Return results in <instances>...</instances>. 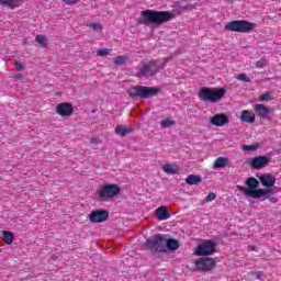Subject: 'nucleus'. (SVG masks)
<instances>
[{
  "mask_svg": "<svg viewBox=\"0 0 281 281\" xmlns=\"http://www.w3.org/2000/svg\"><path fill=\"white\" fill-rule=\"evenodd\" d=\"M246 187H238L239 192L245 194V196H251V199H261V201H270V203H278V198L271 196L273 194L272 190L258 189L260 182L258 179L250 177L246 181Z\"/></svg>",
  "mask_w": 281,
  "mask_h": 281,
  "instance_id": "f257e3e1",
  "label": "nucleus"
},
{
  "mask_svg": "<svg viewBox=\"0 0 281 281\" xmlns=\"http://www.w3.org/2000/svg\"><path fill=\"white\" fill-rule=\"evenodd\" d=\"M210 124L212 126H225V124H229V117L226 114H215L211 117Z\"/></svg>",
  "mask_w": 281,
  "mask_h": 281,
  "instance_id": "4468645a",
  "label": "nucleus"
},
{
  "mask_svg": "<svg viewBox=\"0 0 281 281\" xmlns=\"http://www.w3.org/2000/svg\"><path fill=\"white\" fill-rule=\"evenodd\" d=\"M159 93V88L146 86H133L127 90L130 98H140V100H148L155 98Z\"/></svg>",
  "mask_w": 281,
  "mask_h": 281,
  "instance_id": "39448f33",
  "label": "nucleus"
},
{
  "mask_svg": "<svg viewBox=\"0 0 281 281\" xmlns=\"http://www.w3.org/2000/svg\"><path fill=\"white\" fill-rule=\"evenodd\" d=\"M216 251V244L212 240H204L198 245L195 256H212Z\"/></svg>",
  "mask_w": 281,
  "mask_h": 281,
  "instance_id": "1a4fd4ad",
  "label": "nucleus"
},
{
  "mask_svg": "<svg viewBox=\"0 0 281 281\" xmlns=\"http://www.w3.org/2000/svg\"><path fill=\"white\" fill-rule=\"evenodd\" d=\"M109 220V211L106 210H95L89 214L90 223H104Z\"/></svg>",
  "mask_w": 281,
  "mask_h": 281,
  "instance_id": "ddd939ff",
  "label": "nucleus"
},
{
  "mask_svg": "<svg viewBox=\"0 0 281 281\" xmlns=\"http://www.w3.org/2000/svg\"><path fill=\"white\" fill-rule=\"evenodd\" d=\"M176 122L172 119H164L160 123L161 128H170V126H175Z\"/></svg>",
  "mask_w": 281,
  "mask_h": 281,
  "instance_id": "bb28decb",
  "label": "nucleus"
},
{
  "mask_svg": "<svg viewBox=\"0 0 281 281\" xmlns=\"http://www.w3.org/2000/svg\"><path fill=\"white\" fill-rule=\"evenodd\" d=\"M254 111L260 120H267V117H269V113H271V110H269L267 105L260 103L254 105Z\"/></svg>",
  "mask_w": 281,
  "mask_h": 281,
  "instance_id": "dca6fc26",
  "label": "nucleus"
},
{
  "mask_svg": "<svg viewBox=\"0 0 281 281\" xmlns=\"http://www.w3.org/2000/svg\"><path fill=\"white\" fill-rule=\"evenodd\" d=\"M225 93V88L211 89L207 87H203L200 89L199 99L202 102H211L212 104H214L216 102H220V100H223Z\"/></svg>",
  "mask_w": 281,
  "mask_h": 281,
  "instance_id": "20e7f679",
  "label": "nucleus"
},
{
  "mask_svg": "<svg viewBox=\"0 0 281 281\" xmlns=\"http://www.w3.org/2000/svg\"><path fill=\"white\" fill-rule=\"evenodd\" d=\"M194 265L198 271L207 272L216 267V260H214V258H199L195 260Z\"/></svg>",
  "mask_w": 281,
  "mask_h": 281,
  "instance_id": "9d476101",
  "label": "nucleus"
},
{
  "mask_svg": "<svg viewBox=\"0 0 281 281\" xmlns=\"http://www.w3.org/2000/svg\"><path fill=\"white\" fill-rule=\"evenodd\" d=\"M248 251H258V249H256V246H248Z\"/></svg>",
  "mask_w": 281,
  "mask_h": 281,
  "instance_id": "ea45409f",
  "label": "nucleus"
},
{
  "mask_svg": "<svg viewBox=\"0 0 281 281\" xmlns=\"http://www.w3.org/2000/svg\"><path fill=\"white\" fill-rule=\"evenodd\" d=\"M142 19L138 21L140 25H164V23H169L173 21L175 13L170 11H155L147 9L142 11Z\"/></svg>",
  "mask_w": 281,
  "mask_h": 281,
  "instance_id": "f03ea898",
  "label": "nucleus"
},
{
  "mask_svg": "<svg viewBox=\"0 0 281 281\" xmlns=\"http://www.w3.org/2000/svg\"><path fill=\"white\" fill-rule=\"evenodd\" d=\"M147 247L154 251H166V235H155L147 239Z\"/></svg>",
  "mask_w": 281,
  "mask_h": 281,
  "instance_id": "0eeeda50",
  "label": "nucleus"
},
{
  "mask_svg": "<svg viewBox=\"0 0 281 281\" xmlns=\"http://www.w3.org/2000/svg\"><path fill=\"white\" fill-rule=\"evenodd\" d=\"M166 67L165 64L157 59L151 60H143L140 61V65L137 67L138 71L136 74L137 78H153L155 74H159L161 69Z\"/></svg>",
  "mask_w": 281,
  "mask_h": 281,
  "instance_id": "7ed1b4c3",
  "label": "nucleus"
},
{
  "mask_svg": "<svg viewBox=\"0 0 281 281\" xmlns=\"http://www.w3.org/2000/svg\"><path fill=\"white\" fill-rule=\"evenodd\" d=\"M164 172H166V175H179V165H172V164H166L162 167Z\"/></svg>",
  "mask_w": 281,
  "mask_h": 281,
  "instance_id": "6ab92c4d",
  "label": "nucleus"
},
{
  "mask_svg": "<svg viewBox=\"0 0 281 281\" xmlns=\"http://www.w3.org/2000/svg\"><path fill=\"white\" fill-rule=\"evenodd\" d=\"M244 150H254V147L251 145H245Z\"/></svg>",
  "mask_w": 281,
  "mask_h": 281,
  "instance_id": "58836bf2",
  "label": "nucleus"
},
{
  "mask_svg": "<svg viewBox=\"0 0 281 281\" xmlns=\"http://www.w3.org/2000/svg\"><path fill=\"white\" fill-rule=\"evenodd\" d=\"M254 27L256 24L246 20H234L224 26L227 32H239L240 34H249V32H254Z\"/></svg>",
  "mask_w": 281,
  "mask_h": 281,
  "instance_id": "423d86ee",
  "label": "nucleus"
},
{
  "mask_svg": "<svg viewBox=\"0 0 281 281\" xmlns=\"http://www.w3.org/2000/svg\"><path fill=\"white\" fill-rule=\"evenodd\" d=\"M122 189L115 183L104 184L99 190L100 199H114V196H119Z\"/></svg>",
  "mask_w": 281,
  "mask_h": 281,
  "instance_id": "6e6552de",
  "label": "nucleus"
},
{
  "mask_svg": "<svg viewBox=\"0 0 281 281\" xmlns=\"http://www.w3.org/2000/svg\"><path fill=\"white\" fill-rule=\"evenodd\" d=\"M240 120L245 122V124H254V122H256V113L251 110H244L240 113Z\"/></svg>",
  "mask_w": 281,
  "mask_h": 281,
  "instance_id": "f3484780",
  "label": "nucleus"
},
{
  "mask_svg": "<svg viewBox=\"0 0 281 281\" xmlns=\"http://www.w3.org/2000/svg\"><path fill=\"white\" fill-rule=\"evenodd\" d=\"M15 69L16 71H23V69H25V66L21 61H15Z\"/></svg>",
  "mask_w": 281,
  "mask_h": 281,
  "instance_id": "f704fd0d",
  "label": "nucleus"
},
{
  "mask_svg": "<svg viewBox=\"0 0 281 281\" xmlns=\"http://www.w3.org/2000/svg\"><path fill=\"white\" fill-rule=\"evenodd\" d=\"M66 5H76L79 0H63Z\"/></svg>",
  "mask_w": 281,
  "mask_h": 281,
  "instance_id": "c9c22d12",
  "label": "nucleus"
},
{
  "mask_svg": "<svg viewBox=\"0 0 281 281\" xmlns=\"http://www.w3.org/2000/svg\"><path fill=\"white\" fill-rule=\"evenodd\" d=\"M2 236V240L5 245H12V243H14V234L12 232L3 231Z\"/></svg>",
  "mask_w": 281,
  "mask_h": 281,
  "instance_id": "b1692460",
  "label": "nucleus"
},
{
  "mask_svg": "<svg viewBox=\"0 0 281 281\" xmlns=\"http://www.w3.org/2000/svg\"><path fill=\"white\" fill-rule=\"evenodd\" d=\"M237 80H240L241 82H251V78L247 77L244 72L237 76Z\"/></svg>",
  "mask_w": 281,
  "mask_h": 281,
  "instance_id": "2f4dec72",
  "label": "nucleus"
},
{
  "mask_svg": "<svg viewBox=\"0 0 281 281\" xmlns=\"http://www.w3.org/2000/svg\"><path fill=\"white\" fill-rule=\"evenodd\" d=\"M98 56H109L111 54V49L109 48H100L97 50Z\"/></svg>",
  "mask_w": 281,
  "mask_h": 281,
  "instance_id": "473e14b6",
  "label": "nucleus"
},
{
  "mask_svg": "<svg viewBox=\"0 0 281 281\" xmlns=\"http://www.w3.org/2000/svg\"><path fill=\"white\" fill-rule=\"evenodd\" d=\"M116 135H121V137H126L128 133H133V130L127 128L125 125H117L115 127Z\"/></svg>",
  "mask_w": 281,
  "mask_h": 281,
  "instance_id": "5701e85b",
  "label": "nucleus"
},
{
  "mask_svg": "<svg viewBox=\"0 0 281 281\" xmlns=\"http://www.w3.org/2000/svg\"><path fill=\"white\" fill-rule=\"evenodd\" d=\"M259 181L263 188H268L266 190H271L270 188H273L276 186V177L270 173H263L259 177Z\"/></svg>",
  "mask_w": 281,
  "mask_h": 281,
  "instance_id": "2eb2a0df",
  "label": "nucleus"
},
{
  "mask_svg": "<svg viewBox=\"0 0 281 281\" xmlns=\"http://www.w3.org/2000/svg\"><path fill=\"white\" fill-rule=\"evenodd\" d=\"M35 41L41 47H47V37L45 35H36Z\"/></svg>",
  "mask_w": 281,
  "mask_h": 281,
  "instance_id": "cd10ccee",
  "label": "nucleus"
},
{
  "mask_svg": "<svg viewBox=\"0 0 281 281\" xmlns=\"http://www.w3.org/2000/svg\"><path fill=\"white\" fill-rule=\"evenodd\" d=\"M90 144H100L98 138H90Z\"/></svg>",
  "mask_w": 281,
  "mask_h": 281,
  "instance_id": "4c0bfd02",
  "label": "nucleus"
},
{
  "mask_svg": "<svg viewBox=\"0 0 281 281\" xmlns=\"http://www.w3.org/2000/svg\"><path fill=\"white\" fill-rule=\"evenodd\" d=\"M23 43H24V44L27 43V38H24V40H23Z\"/></svg>",
  "mask_w": 281,
  "mask_h": 281,
  "instance_id": "79ce46f5",
  "label": "nucleus"
},
{
  "mask_svg": "<svg viewBox=\"0 0 281 281\" xmlns=\"http://www.w3.org/2000/svg\"><path fill=\"white\" fill-rule=\"evenodd\" d=\"M181 246V244H179V240L177 239H165V248L167 247V249H169V251H177V249H179V247Z\"/></svg>",
  "mask_w": 281,
  "mask_h": 281,
  "instance_id": "aec40b11",
  "label": "nucleus"
},
{
  "mask_svg": "<svg viewBox=\"0 0 281 281\" xmlns=\"http://www.w3.org/2000/svg\"><path fill=\"white\" fill-rule=\"evenodd\" d=\"M114 65H126L128 63V56L119 55L113 59Z\"/></svg>",
  "mask_w": 281,
  "mask_h": 281,
  "instance_id": "a878e982",
  "label": "nucleus"
},
{
  "mask_svg": "<svg viewBox=\"0 0 281 281\" xmlns=\"http://www.w3.org/2000/svg\"><path fill=\"white\" fill-rule=\"evenodd\" d=\"M260 102H269L271 100H273V95L271 94V92H266L265 94H261L259 97Z\"/></svg>",
  "mask_w": 281,
  "mask_h": 281,
  "instance_id": "c85d7f7f",
  "label": "nucleus"
},
{
  "mask_svg": "<svg viewBox=\"0 0 281 281\" xmlns=\"http://www.w3.org/2000/svg\"><path fill=\"white\" fill-rule=\"evenodd\" d=\"M56 113L61 117H70L74 114V105L69 102H61L56 105Z\"/></svg>",
  "mask_w": 281,
  "mask_h": 281,
  "instance_id": "f8f14e48",
  "label": "nucleus"
},
{
  "mask_svg": "<svg viewBox=\"0 0 281 281\" xmlns=\"http://www.w3.org/2000/svg\"><path fill=\"white\" fill-rule=\"evenodd\" d=\"M156 217L158 218V221H168V218H170V211L168 210V206H159L156 210Z\"/></svg>",
  "mask_w": 281,
  "mask_h": 281,
  "instance_id": "a211bd4d",
  "label": "nucleus"
},
{
  "mask_svg": "<svg viewBox=\"0 0 281 281\" xmlns=\"http://www.w3.org/2000/svg\"><path fill=\"white\" fill-rule=\"evenodd\" d=\"M212 201H216V193H209L205 198L206 203H212Z\"/></svg>",
  "mask_w": 281,
  "mask_h": 281,
  "instance_id": "72a5a7b5",
  "label": "nucleus"
},
{
  "mask_svg": "<svg viewBox=\"0 0 281 281\" xmlns=\"http://www.w3.org/2000/svg\"><path fill=\"white\" fill-rule=\"evenodd\" d=\"M228 164L229 159H227L226 157H218L214 161V168H225L226 166H228Z\"/></svg>",
  "mask_w": 281,
  "mask_h": 281,
  "instance_id": "393cba45",
  "label": "nucleus"
},
{
  "mask_svg": "<svg viewBox=\"0 0 281 281\" xmlns=\"http://www.w3.org/2000/svg\"><path fill=\"white\" fill-rule=\"evenodd\" d=\"M257 69H265L267 67V58L262 57L260 60L256 63Z\"/></svg>",
  "mask_w": 281,
  "mask_h": 281,
  "instance_id": "7c9ffc66",
  "label": "nucleus"
},
{
  "mask_svg": "<svg viewBox=\"0 0 281 281\" xmlns=\"http://www.w3.org/2000/svg\"><path fill=\"white\" fill-rule=\"evenodd\" d=\"M21 78H23V75L21 74L15 75V80H21Z\"/></svg>",
  "mask_w": 281,
  "mask_h": 281,
  "instance_id": "a19ab883",
  "label": "nucleus"
},
{
  "mask_svg": "<svg viewBox=\"0 0 281 281\" xmlns=\"http://www.w3.org/2000/svg\"><path fill=\"white\" fill-rule=\"evenodd\" d=\"M255 276H256L257 280H262V272H260V271L255 272Z\"/></svg>",
  "mask_w": 281,
  "mask_h": 281,
  "instance_id": "e433bc0d",
  "label": "nucleus"
},
{
  "mask_svg": "<svg viewBox=\"0 0 281 281\" xmlns=\"http://www.w3.org/2000/svg\"><path fill=\"white\" fill-rule=\"evenodd\" d=\"M88 27H91V30H94V32H102V30H104L100 23H91L88 25Z\"/></svg>",
  "mask_w": 281,
  "mask_h": 281,
  "instance_id": "c756f323",
  "label": "nucleus"
},
{
  "mask_svg": "<svg viewBox=\"0 0 281 281\" xmlns=\"http://www.w3.org/2000/svg\"><path fill=\"white\" fill-rule=\"evenodd\" d=\"M202 181L203 179L201 178V176L196 175H189L186 178V183H188V186H199Z\"/></svg>",
  "mask_w": 281,
  "mask_h": 281,
  "instance_id": "412c9836",
  "label": "nucleus"
},
{
  "mask_svg": "<svg viewBox=\"0 0 281 281\" xmlns=\"http://www.w3.org/2000/svg\"><path fill=\"white\" fill-rule=\"evenodd\" d=\"M247 164L252 168V170H262L269 166V158L266 156H257L248 159Z\"/></svg>",
  "mask_w": 281,
  "mask_h": 281,
  "instance_id": "9b49d317",
  "label": "nucleus"
},
{
  "mask_svg": "<svg viewBox=\"0 0 281 281\" xmlns=\"http://www.w3.org/2000/svg\"><path fill=\"white\" fill-rule=\"evenodd\" d=\"M0 5H7V8L14 10V8L21 5V0H0Z\"/></svg>",
  "mask_w": 281,
  "mask_h": 281,
  "instance_id": "4be33fe9",
  "label": "nucleus"
}]
</instances>
